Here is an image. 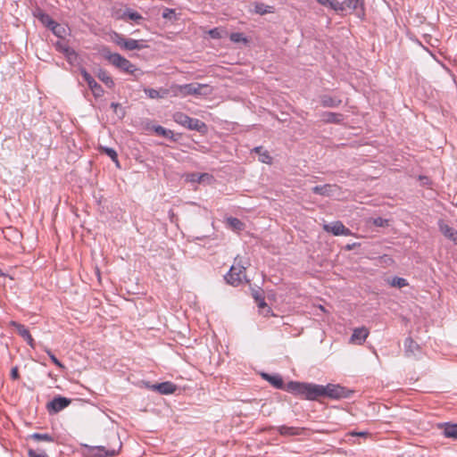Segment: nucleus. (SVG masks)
Wrapping results in <instances>:
<instances>
[{
  "mask_svg": "<svg viewBox=\"0 0 457 457\" xmlns=\"http://www.w3.org/2000/svg\"><path fill=\"white\" fill-rule=\"evenodd\" d=\"M350 434L352 436H362V437H365V436H367L369 435V433L366 432V431H361V432H354V431H353Z\"/></svg>",
  "mask_w": 457,
  "mask_h": 457,
  "instance_id": "8fccbe9b",
  "label": "nucleus"
},
{
  "mask_svg": "<svg viewBox=\"0 0 457 457\" xmlns=\"http://www.w3.org/2000/svg\"><path fill=\"white\" fill-rule=\"evenodd\" d=\"M277 431L281 436H297L301 434V429L299 428L288 427L286 425L278 427Z\"/></svg>",
  "mask_w": 457,
  "mask_h": 457,
  "instance_id": "5701e85b",
  "label": "nucleus"
},
{
  "mask_svg": "<svg viewBox=\"0 0 457 457\" xmlns=\"http://www.w3.org/2000/svg\"><path fill=\"white\" fill-rule=\"evenodd\" d=\"M56 49L63 54V49H71V47L62 41H57L55 43Z\"/></svg>",
  "mask_w": 457,
  "mask_h": 457,
  "instance_id": "37998d69",
  "label": "nucleus"
},
{
  "mask_svg": "<svg viewBox=\"0 0 457 457\" xmlns=\"http://www.w3.org/2000/svg\"><path fill=\"white\" fill-rule=\"evenodd\" d=\"M12 326L16 328L17 333L28 343L29 345L34 347V339L32 338L29 329L22 324L12 322Z\"/></svg>",
  "mask_w": 457,
  "mask_h": 457,
  "instance_id": "f8f14e48",
  "label": "nucleus"
},
{
  "mask_svg": "<svg viewBox=\"0 0 457 457\" xmlns=\"http://www.w3.org/2000/svg\"><path fill=\"white\" fill-rule=\"evenodd\" d=\"M178 386L170 382L165 381L159 384H154L151 386L153 391H156L161 395H170L173 394L177 390Z\"/></svg>",
  "mask_w": 457,
  "mask_h": 457,
  "instance_id": "9d476101",
  "label": "nucleus"
},
{
  "mask_svg": "<svg viewBox=\"0 0 457 457\" xmlns=\"http://www.w3.org/2000/svg\"><path fill=\"white\" fill-rule=\"evenodd\" d=\"M49 29L58 37H63V36L66 33L65 28L62 26L61 24L57 23L55 21V24H54Z\"/></svg>",
  "mask_w": 457,
  "mask_h": 457,
  "instance_id": "72a5a7b5",
  "label": "nucleus"
},
{
  "mask_svg": "<svg viewBox=\"0 0 457 457\" xmlns=\"http://www.w3.org/2000/svg\"><path fill=\"white\" fill-rule=\"evenodd\" d=\"M144 40H136L133 38H127L126 41L123 42V48L129 51L132 50H141L145 46L143 44Z\"/></svg>",
  "mask_w": 457,
  "mask_h": 457,
  "instance_id": "aec40b11",
  "label": "nucleus"
},
{
  "mask_svg": "<svg viewBox=\"0 0 457 457\" xmlns=\"http://www.w3.org/2000/svg\"><path fill=\"white\" fill-rule=\"evenodd\" d=\"M144 91H145V95L152 99L163 97V94L162 95L160 93V91H158L154 88H145Z\"/></svg>",
  "mask_w": 457,
  "mask_h": 457,
  "instance_id": "ea45409f",
  "label": "nucleus"
},
{
  "mask_svg": "<svg viewBox=\"0 0 457 457\" xmlns=\"http://www.w3.org/2000/svg\"><path fill=\"white\" fill-rule=\"evenodd\" d=\"M101 54L114 67L120 71L134 74L137 71V67L128 59L117 53H112L108 47H103L100 51Z\"/></svg>",
  "mask_w": 457,
  "mask_h": 457,
  "instance_id": "7ed1b4c3",
  "label": "nucleus"
},
{
  "mask_svg": "<svg viewBox=\"0 0 457 457\" xmlns=\"http://www.w3.org/2000/svg\"><path fill=\"white\" fill-rule=\"evenodd\" d=\"M337 189L338 187L336 185L325 184L322 186H315L312 187V191L316 195L331 196L336 193Z\"/></svg>",
  "mask_w": 457,
  "mask_h": 457,
  "instance_id": "9b49d317",
  "label": "nucleus"
},
{
  "mask_svg": "<svg viewBox=\"0 0 457 457\" xmlns=\"http://www.w3.org/2000/svg\"><path fill=\"white\" fill-rule=\"evenodd\" d=\"M229 39L234 43H247L246 37L241 32H233L229 36Z\"/></svg>",
  "mask_w": 457,
  "mask_h": 457,
  "instance_id": "c9c22d12",
  "label": "nucleus"
},
{
  "mask_svg": "<svg viewBox=\"0 0 457 457\" xmlns=\"http://www.w3.org/2000/svg\"><path fill=\"white\" fill-rule=\"evenodd\" d=\"M46 352L48 354L49 358H51V356L54 355L49 349H46Z\"/></svg>",
  "mask_w": 457,
  "mask_h": 457,
  "instance_id": "864d4df0",
  "label": "nucleus"
},
{
  "mask_svg": "<svg viewBox=\"0 0 457 457\" xmlns=\"http://www.w3.org/2000/svg\"><path fill=\"white\" fill-rule=\"evenodd\" d=\"M360 245H361V244H360V243H358V242H354V243H353V244H348V245H346L345 246V249L346 251H351V250H353L355 247L360 246Z\"/></svg>",
  "mask_w": 457,
  "mask_h": 457,
  "instance_id": "09e8293b",
  "label": "nucleus"
},
{
  "mask_svg": "<svg viewBox=\"0 0 457 457\" xmlns=\"http://www.w3.org/2000/svg\"><path fill=\"white\" fill-rule=\"evenodd\" d=\"M175 13V10L174 9H170V8H165L163 10V12H162V18L164 19H170L171 18V15Z\"/></svg>",
  "mask_w": 457,
  "mask_h": 457,
  "instance_id": "c03bdc74",
  "label": "nucleus"
},
{
  "mask_svg": "<svg viewBox=\"0 0 457 457\" xmlns=\"http://www.w3.org/2000/svg\"><path fill=\"white\" fill-rule=\"evenodd\" d=\"M96 76L107 87L112 88L114 87V81L106 71L99 69L96 72Z\"/></svg>",
  "mask_w": 457,
  "mask_h": 457,
  "instance_id": "4be33fe9",
  "label": "nucleus"
},
{
  "mask_svg": "<svg viewBox=\"0 0 457 457\" xmlns=\"http://www.w3.org/2000/svg\"><path fill=\"white\" fill-rule=\"evenodd\" d=\"M371 223L376 227L385 228L389 226V220L384 219L382 217H377L371 220Z\"/></svg>",
  "mask_w": 457,
  "mask_h": 457,
  "instance_id": "58836bf2",
  "label": "nucleus"
},
{
  "mask_svg": "<svg viewBox=\"0 0 457 457\" xmlns=\"http://www.w3.org/2000/svg\"><path fill=\"white\" fill-rule=\"evenodd\" d=\"M254 12L260 15L274 12V7L271 5L265 4L263 3L254 4Z\"/></svg>",
  "mask_w": 457,
  "mask_h": 457,
  "instance_id": "bb28decb",
  "label": "nucleus"
},
{
  "mask_svg": "<svg viewBox=\"0 0 457 457\" xmlns=\"http://www.w3.org/2000/svg\"><path fill=\"white\" fill-rule=\"evenodd\" d=\"M262 378L269 381L275 388L287 390V385L284 384L282 377L280 375H270L268 373H262Z\"/></svg>",
  "mask_w": 457,
  "mask_h": 457,
  "instance_id": "dca6fc26",
  "label": "nucleus"
},
{
  "mask_svg": "<svg viewBox=\"0 0 457 457\" xmlns=\"http://www.w3.org/2000/svg\"><path fill=\"white\" fill-rule=\"evenodd\" d=\"M101 152L107 154L119 166L118 154L114 149L104 146L101 147Z\"/></svg>",
  "mask_w": 457,
  "mask_h": 457,
  "instance_id": "473e14b6",
  "label": "nucleus"
},
{
  "mask_svg": "<svg viewBox=\"0 0 457 457\" xmlns=\"http://www.w3.org/2000/svg\"><path fill=\"white\" fill-rule=\"evenodd\" d=\"M253 152L259 154V161L270 164L272 162V157L270 155L268 151L263 150L262 146H256L253 148Z\"/></svg>",
  "mask_w": 457,
  "mask_h": 457,
  "instance_id": "393cba45",
  "label": "nucleus"
},
{
  "mask_svg": "<svg viewBox=\"0 0 457 457\" xmlns=\"http://www.w3.org/2000/svg\"><path fill=\"white\" fill-rule=\"evenodd\" d=\"M287 390L309 401H317L321 397L342 399L349 396V392L345 387L335 384L322 386L313 383L290 381L287 383Z\"/></svg>",
  "mask_w": 457,
  "mask_h": 457,
  "instance_id": "f257e3e1",
  "label": "nucleus"
},
{
  "mask_svg": "<svg viewBox=\"0 0 457 457\" xmlns=\"http://www.w3.org/2000/svg\"><path fill=\"white\" fill-rule=\"evenodd\" d=\"M340 4L343 6V12L345 11L346 9H350L352 11H357L358 15L360 16V13H359V9H360L361 14L362 15L364 14L363 0H344L343 2H340Z\"/></svg>",
  "mask_w": 457,
  "mask_h": 457,
  "instance_id": "ddd939ff",
  "label": "nucleus"
},
{
  "mask_svg": "<svg viewBox=\"0 0 457 457\" xmlns=\"http://www.w3.org/2000/svg\"><path fill=\"white\" fill-rule=\"evenodd\" d=\"M323 229L332 233L334 236H350L352 231L341 221H335L323 226Z\"/></svg>",
  "mask_w": 457,
  "mask_h": 457,
  "instance_id": "1a4fd4ad",
  "label": "nucleus"
},
{
  "mask_svg": "<svg viewBox=\"0 0 457 457\" xmlns=\"http://www.w3.org/2000/svg\"><path fill=\"white\" fill-rule=\"evenodd\" d=\"M209 34L210 36L212 37V38H220L221 36H220V32L218 29H211L209 31Z\"/></svg>",
  "mask_w": 457,
  "mask_h": 457,
  "instance_id": "49530a36",
  "label": "nucleus"
},
{
  "mask_svg": "<svg viewBox=\"0 0 457 457\" xmlns=\"http://www.w3.org/2000/svg\"><path fill=\"white\" fill-rule=\"evenodd\" d=\"M248 262L244 261L241 257L237 256L234 264L230 267L228 272L224 276L227 283L237 287L240 285L244 279H246L245 270Z\"/></svg>",
  "mask_w": 457,
  "mask_h": 457,
  "instance_id": "20e7f679",
  "label": "nucleus"
},
{
  "mask_svg": "<svg viewBox=\"0 0 457 457\" xmlns=\"http://www.w3.org/2000/svg\"><path fill=\"white\" fill-rule=\"evenodd\" d=\"M252 295L260 308L265 307L267 304L263 296V292L261 289H254L252 292Z\"/></svg>",
  "mask_w": 457,
  "mask_h": 457,
  "instance_id": "c756f323",
  "label": "nucleus"
},
{
  "mask_svg": "<svg viewBox=\"0 0 457 457\" xmlns=\"http://www.w3.org/2000/svg\"><path fill=\"white\" fill-rule=\"evenodd\" d=\"M10 376L14 380L20 378L18 367L12 368Z\"/></svg>",
  "mask_w": 457,
  "mask_h": 457,
  "instance_id": "a18cd8bd",
  "label": "nucleus"
},
{
  "mask_svg": "<svg viewBox=\"0 0 457 457\" xmlns=\"http://www.w3.org/2000/svg\"><path fill=\"white\" fill-rule=\"evenodd\" d=\"M5 274L3 272V270L0 269V277H4Z\"/></svg>",
  "mask_w": 457,
  "mask_h": 457,
  "instance_id": "5fc2aeb1",
  "label": "nucleus"
},
{
  "mask_svg": "<svg viewBox=\"0 0 457 457\" xmlns=\"http://www.w3.org/2000/svg\"><path fill=\"white\" fill-rule=\"evenodd\" d=\"M121 18L123 20L129 19V20L134 21L137 23L139 22V21L143 20L142 15L132 9H126L122 13Z\"/></svg>",
  "mask_w": 457,
  "mask_h": 457,
  "instance_id": "cd10ccee",
  "label": "nucleus"
},
{
  "mask_svg": "<svg viewBox=\"0 0 457 457\" xmlns=\"http://www.w3.org/2000/svg\"><path fill=\"white\" fill-rule=\"evenodd\" d=\"M440 231L444 234L445 237L453 240L455 244H457V231L453 228L448 226L447 224L440 223L439 225Z\"/></svg>",
  "mask_w": 457,
  "mask_h": 457,
  "instance_id": "412c9836",
  "label": "nucleus"
},
{
  "mask_svg": "<svg viewBox=\"0 0 457 457\" xmlns=\"http://www.w3.org/2000/svg\"><path fill=\"white\" fill-rule=\"evenodd\" d=\"M322 120L325 123L340 124L344 120L342 113L324 112L321 114Z\"/></svg>",
  "mask_w": 457,
  "mask_h": 457,
  "instance_id": "a211bd4d",
  "label": "nucleus"
},
{
  "mask_svg": "<svg viewBox=\"0 0 457 457\" xmlns=\"http://www.w3.org/2000/svg\"><path fill=\"white\" fill-rule=\"evenodd\" d=\"M79 71L82 78L87 82L94 96L96 98L101 97L104 92L102 86L95 80V79L87 71L85 68H80Z\"/></svg>",
  "mask_w": 457,
  "mask_h": 457,
  "instance_id": "6e6552de",
  "label": "nucleus"
},
{
  "mask_svg": "<svg viewBox=\"0 0 457 457\" xmlns=\"http://www.w3.org/2000/svg\"><path fill=\"white\" fill-rule=\"evenodd\" d=\"M63 54L70 63H74L78 59V54L72 49H63Z\"/></svg>",
  "mask_w": 457,
  "mask_h": 457,
  "instance_id": "e433bc0d",
  "label": "nucleus"
},
{
  "mask_svg": "<svg viewBox=\"0 0 457 457\" xmlns=\"http://www.w3.org/2000/svg\"><path fill=\"white\" fill-rule=\"evenodd\" d=\"M127 38H125L122 35L119 33H114L112 37V41L119 46L123 48V42L126 41Z\"/></svg>",
  "mask_w": 457,
  "mask_h": 457,
  "instance_id": "a19ab883",
  "label": "nucleus"
},
{
  "mask_svg": "<svg viewBox=\"0 0 457 457\" xmlns=\"http://www.w3.org/2000/svg\"><path fill=\"white\" fill-rule=\"evenodd\" d=\"M320 104L326 108H337L338 107L342 100L337 96H331L328 95H322L320 96Z\"/></svg>",
  "mask_w": 457,
  "mask_h": 457,
  "instance_id": "4468645a",
  "label": "nucleus"
},
{
  "mask_svg": "<svg viewBox=\"0 0 457 457\" xmlns=\"http://www.w3.org/2000/svg\"><path fill=\"white\" fill-rule=\"evenodd\" d=\"M227 221L228 226L236 231H240L244 229L245 224L237 218L229 217L228 218Z\"/></svg>",
  "mask_w": 457,
  "mask_h": 457,
  "instance_id": "7c9ffc66",
  "label": "nucleus"
},
{
  "mask_svg": "<svg viewBox=\"0 0 457 457\" xmlns=\"http://www.w3.org/2000/svg\"><path fill=\"white\" fill-rule=\"evenodd\" d=\"M420 345L411 338L407 337L404 340V352L406 356H416L420 353Z\"/></svg>",
  "mask_w": 457,
  "mask_h": 457,
  "instance_id": "f3484780",
  "label": "nucleus"
},
{
  "mask_svg": "<svg viewBox=\"0 0 457 457\" xmlns=\"http://www.w3.org/2000/svg\"><path fill=\"white\" fill-rule=\"evenodd\" d=\"M176 96L186 97L188 96H207L212 93V88L207 84L192 82L184 85H177L174 87Z\"/></svg>",
  "mask_w": 457,
  "mask_h": 457,
  "instance_id": "f03ea898",
  "label": "nucleus"
},
{
  "mask_svg": "<svg viewBox=\"0 0 457 457\" xmlns=\"http://www.w3.org/2000/svg\"><path fill=\"white\" fill-rule=\"evenodd\" d=\"M443 434L445 437L457 439V424L446 423Z\"/></svg>",
  "mask_w": 457,
  "mask_h": 457,
  "instance_id": "a878e982",
  "label": "nucleus"
},
{
  "mask_svg": "<svg viewBox=\"0 0 457 457\" xmlns=\"http://www.w3.org/2000/svg\"><path fill=\"white\" fill-rule=\"evenodd\" d=\"M29 437L37 442H54V438L49 434L33 433Z\"/></svg>",
  "mask_w": 457,
  "mask_h": 457,
  "instance_id": "2f4dec72",
  "label": "nucleus"
},
{
  "mask_svg": "<svg viewBox=\"0 0 457 457\" xmlns=\"http://www.w3.org/2000/svg\"><path fill=\"white\" fill-rule=\"evenodd\" d=\"M110 443L106 446L100 445L96 446V449L99 456L113 457L119 453L121 449L122 444L120 436L116 432H110L108 436Z\"/></svg>",
  "mask_w": 457,
  "mask_h": 457,
  "instance_id": "39448f33",
  "label": "nucleus"
},
{
  "mask_svg": "<svg viewBox=\"0 0 457 457\" xmlns=\"http://www.w3.org/2000/svg\"><path fill=\"white\" fill-rule=\"evenodd\" d=\"M320 4L329 7L330 9L340 12H343V6L337 0H316Z\"/></svg>",
  "mask_w": 457,
  "mask_h": 457,
  "instance_id": "b1692460",
  "label": "nucleus"
},
{
  "mask_svg": "<svg viewBox=\"0 0 457 457\" xmlns=\"http://www.w3.org/2000/svg\"><path fill=\"white\" fill-rule=\"evenodd\" d=\"M389 284L394 287L402 288L406 286H408V282L405 278H399V277H394Z\"/></svg>",
  "mask_w": 457,
  "mask_h": 457,
  "instance_id": "f704fd0d",
  "label": "nucleus"
},
{
  "mask_svg": "<svg viewBox=\"0 0 457 457\" xmlns=\"http://www.w3.org/2000/svg\"><path fill=\"white\" fill-rule=\"evenodd\" d=\"M369 336V330L362 327L355 328L351 336L352 343L361 345Z\"/></svg>",
  "mask_w": 457,
  "mask_h": 457,
  "instance_id": "2eb2a0df",
  "label": "nucleus"
},
{
  "mask_svg": "<svg viewBox=\"0 0 457 457\" xmlns=\"http://www.w3.org/2000/svg\"><path fill=\"white\" fill-rule=\"evenodd\" d=\"M154 131L159 136H162L163 137L170 138L173 141H176V139L174 138V133L170 129H167L163 128L162 126L158 125V126L154 127Z\"/></svg>",
  "mask_w": 457,
  "mask_h": 457,
  "instance_id": "c85d7f7f",
  "label": "nucleus"
},
{
  "mask_svg": "<svg viewBox=\"0 0 457 457\" xmlns=\"http://www.w3.org/2000/svg\"><path fill=\"white\" fill-rule=\"evenodd\" d=\"M34 16L37 19H38L40 22L48 29H50L54 24H55V21H54L47 13L44 12L40 9H37L34 12Z\"/></svg>",
  "mask_w": 457,
  "mask_h": 457,
  "instance_id": "6ab92c4d",
  "label": "nucleus"
},
{
  "mask_svg": "<svg viewBox=\"0 0 457 457\" xmlns=\"http://www.w3.org/2000/svg\"><path fill=\"white\" fill-rule=\"evenodd\" d=\"M173 119L174 121L177 122L178 124L191 130H195L204 133L207 129V126L204 122L198 119L191 118L183 112H179L174 113Z\"/></svg>",
  "mask_w": 457,
  "mask_h": 457,
  "instance_id": "423d86ee",
  "label": "nucleus"
},
{
  "mask_svg": "<svg viewBox=\"0 0 457 457\" xmlns=\"http://www.w3.org/2000/svg\"><path fill=\"white\" fill-rule=\"evenodd\" d=\"M204 177H208L207 173H190L187 176V180L190 182L201 183Z\"/></svg>",
  "mask_w": 457,
  "mask_h": 457,
  "instance_id": "4c0bfd02",
  "label": "nucleus"
},
{
  "mask_svg": "<svg viewBox=\"0 0 457 457\" xmlns=\"http://www.w3.org/2000/svg\"><path fill=\"white\" fill-rule=\"evenodd\" d=\"M111 108L113 109L115 112H117V109L120 108V104L118 103H112Z\"/></svg>",
  "mask_w": 457,
  "mask_h": 457,
  "instance_id": "3c124183",
  "label": "nucleus"
},
{
  "mask_svg": "<svg viewBox=\"0 0 457 457\" xmlns=\"http://www.w3.org/2000/svg\"><path fill=\"white\" fill-rule=\"evenodd\" d=\"M28 456L29 457H48L46 453H44V452L39 453L33 449H29L28 451Z\"/></svg>",
  "mask_w": 457,
  "mask_h": 457,
  "instance_id": "79ce46f5",
  "label": "nucleus"
},
{
  "mask_svg": "<svg viewBox=\"0 0 457 457\" xmlns=\"http://www.w3.org/2000/svg\"><path fill=\"white\" fill-rule=\"evenodd\" d=\"M46 352L48 354L49 358H51V356L54 355L49 349H46Z\"/></svg>",
  "mask_w": 457,
  "mask_h": 457,
  "instance_id": "603ef678",
  "label": "nucleus"
},
{
  "mask_svg": "<svg viewBox=\"0 0 457 457\" xmlns=\"http://www.w3.org/2000/svg\"><path fill=\"white\" fill-rule=\"evenodd\" d=\"M71 402V399L58 395L47 403L46 409L50 414H55L68 407Z\"/></svg>",
  "mask_w": 457,
  "mask_h": 457,
  "instance_id": "0eeeda50",
  "label": "nucleus"
},
{
  "mask_svg": "<svg viewBox=\"0 0 457 457\" xmlns=\"http://www.w3.org/2000/svg\"><path fill=\"white\" fill-rule=\"evenodd\" d=\"M50 359L57 367L64 369V365L55 357V355L51 356Z\"/></svg>",
  "mask_w": 457,
  "mask_h": 457,
  "instance_id": "de8ad7c7",
  "label": "nucleus"
}]
</instances>
